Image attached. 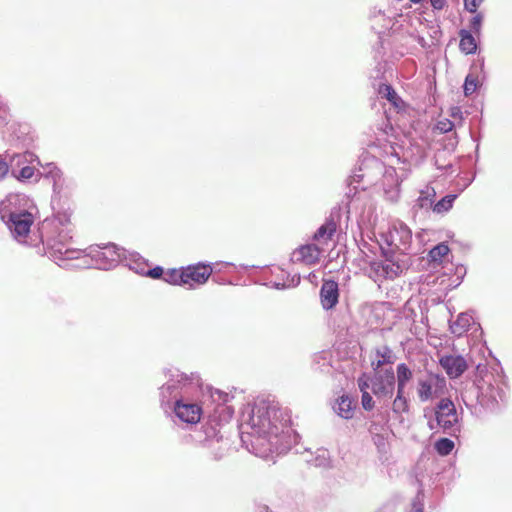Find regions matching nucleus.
Instances as JSON below:
<instances>
[{
  "label": "nucleus",
  "mask_w": 512,
  "mask_h": 512,
  "mask_svg": "<svg viewBox=\"0 0 512 512\" xmlns=\"http://www.w3.org/2000/svg\"><path fill=\"white\" fill-rule=\"evenodd\" d=\"M290 418L277 404L258 400L244 416L242 441L250 442L249 451L261 458L272 453L282 454L296 442V434L289 425Z\"/></svg>",
  "instance_id": "nucleus-1"
},
{
  "label": "nucleus",
  "mask_w": 512,
  "mask_h": 512,
  "mask_svg": "<svg viewBox=\"0 0 512 512\" xmlns=\"http://www.w3.org/2000/svg\"><path fill=\"white\" fill-rule=\"evenodd\" d=\"M169 378L160 388L162 405L173 404L175 415L183 422L189 424L198 423L201 419L202 409L188 400L201 386L200 377L191 373L186 375L178 369L168 370Z\"/></svg>",
  "instance_id": "nucleus-2"
},
{
  "label": "nucleus",
  "mask_w": 512,
  "mask_h": 512,
  "mask_svg": "<svg viewBox=\"0 0 512 512\" xmlns=\"http://www.w3.org/2000/svg\"><path fill=\"white\" fill-rule=\"evenodd\" d=\"M360 167L361 174H355L354 178H357L358 182L367 178L371 180V170H376L382 173V186L385 199L390 203H397L400 198V180L397 172L393 167H386L384 164L376 158L366 160Z\"/></svg>",
  "instance_id": "nucleus-3"
},
{
  "label": "nucleus",
  "mask_w": 512,
  "mask_h": 512,
  "mask_svg": "<svg viewBox=\"0 0 512 512\" xmlns=\"http://www.w3.org/2000/svg\"><path fill=\"white\" fill-rule=\"evenodd\" d=\"M71 239L72 236L68 229H62L57 236L48 239L47 246L50 256L59 266H62L61 262L66 260L81 261V263L75 265V267L88 265V260L83 250L69 247V241Z\"/></svg>",
  "instance_id": "nucleus-4"
},
{
  "label": "nucleus",
  "mask_w": 512,
  "mask_h": 512,
  "mask_svg": "<svg viewBox=\"0 0 512 512\" xmlns=\"http://www.w3.org/2000/svg\"><path fill=\"white\" fill-rule=\"evenodd\" d=\"M124 253L125 251L123 249L117 248L114 244H107L103 247H90L89 254L85 255L88 261V256L91 258V261L94 262L96 268L109 270L125 258ZM89 265L90 263L88 262V265H85L84 267Z\"/></svg>",
  "instance_id": "nucleus-5"
},
{
  "label": "nucleus",
  "mask_w": 512,
  "mask_h": 512,
  "mask_svg": "<svg viewBox=\"0 0 512 512\" xmlns=\"http://www.w3.org/2000/svg\"><path fill=\"white\" fill-rule=\"evenodd\" d=\"M437 426L443 433L455 436L459 431V419L454 403L447 398L441 399L434 411Z\"/></svg>",
  "instance_id": "nucleus-6"
},
{
  "label": "nucleus",
  "mask_w": 512,
  "mask_h": 512,
  "mask_svg": "<svg viewBox=\"0 0 512 512\" xmlns=\"http://www.w3.org/2000/svg\"><path fill=\"white\" fill-rule=\"evenodd\" d=\"M34 209L31 200L24 194H9L0 203V217L2 221L16 218Z\"/></svg>",
  "instance_id": "nucleus-7"
},
{
  "label": "nucleus",
  "mask_w": 512,
  "mask_h": 512,
  "mask_svg": "<svg viewBox=\"0 0 512 512\" xmlns=\"http://www.w3.org/2000/svg\"><path fill=\"white\" fill-rule=\"evenodd\" d=\"M386 242L393 250L407 253L412 244V231L405 223L396 221L386 235Z\"/></svg>",
  "instance_id": "nucleus-8"
},
{
  "label": "nucleus",
  "mask_w": 512,
  "mask_h": 512,
  "mask_svg": "<svg viewBox=\"0 0 512 512\" xmlns=\"http://www.w3.org/2000/svg\"><path fill=\"white\" fill-rule=\"evenodd\" d=\"M445 388L446 380L439 374L429 373L425 378H419L417 381V395L421 402L443 394Z\"/></svg>",
  "instance_id": "nucleus-9"
},
{
  "label": "nucleus",
  "mask_w": 512,
  "mask_h": 512,
  "mask_svg": "<svg viewBox=\"0 0 512 512\" xmlns=\"http://www.w3.org/2000/svg\"><path fill=\"white\" fill-rule=\"evenodd\" d=\"M406 265L403 261L395 259H385L384 261H374L370 264L369 275L374 281L381 279H394L404 270Z\"/></svg>",
  "instance_id": "nucleus-10"
},
{
  "label": "nucleus",
  "mask_w": 512,
  "mask_h": 512,
  "mask_svg": "<svg viewBox=\"0 0 512 512\" xmlns=\"http://www.w3.org/2000/svg\"><path fill=\"white\" fill-rule=\"evenodd\" d=\"M3 222L7 225L13 237L18 242L23 243L26 241V238L30 233L31 226L34 223V215L33 212L24 213L16 218Z\"/></svg>",
  "instance_id": "nucleus-11"
},
{
  "label": "nucleus",
  "mask_w": 512,
  "mask_h": 512,
  "mask_svg": "<svg viewBox=\"0 0 512 512\" xmlns=\"http://www.w3.org/2000/svg\"><path fill=\"white\" fill-rule=\"evenodd\" d=\"M326 251L325 247L319 246L317 243L306 244L299 247L292 254L293 261L303 262L308 265L316 264L321 255Z\"/></svg>",
  "instance_id": "nucleus-12"
},
{
  "label": "nucleus",
  "mask_w": 512,
  "mask_h": 512,
  "mask_svg": "<svg viewBox=\"0 0 512 512\" xmlns=\"http://www.w3.org/2000/svg\"><path fill=\"white\" fill-rule=\"evenodd\" d=\"M439 364L452 379L458 378L467 369V362L460 355H444L439 359Z\"/></svg>",
  "instance_id": "nucleus-13"
},
{
  "label": "nucleus",
  "mask_w": 512,
  "mask_h": 512,
  "mask_svg": "<svg viewBox=\"0 0 512 512\" xmlns=\"http://www.w3.org/2000/svg\"><path fill=\"white\" fill-rule=\"evenodd\" d=\"M212 273L209 265L198 264L184 269V285L204 284Z\"/></svg>",
  "instance_id": "nucleus-14"
},
{
  "label": "nucleus",
  "mask_w": 512,
  "mask_h": 512,
  "mask_svg": "<svg viewBox=\"0 0 512 512\" xmlns=\"http://www.w3.org/2000/svg\"><path fill=\"white\" fill-rule=\"evenodd\" d=\"M394 382L395 377L392 371L385 375H377L371 380V390L378 397L390 395L394 389Z\"/></svg>",
  "instance_id": "nucleus-15"
},
{
  "label": "nucleus",
  "mask_w": 512,
  "mask_h": 512,
  "mask_svg": "<svg viewBox=\"0 0 512 512\" xmlns=\"http://www.w3.org/2000/svg\"><path fill=\"white\" fill-rule=\"evenodd\" d=\"M339 297L338 283L333 280H325L320 290L321 304L324 309L333 308Z\"/></svg>",
  "instance_id": "nucleus-16"
},
{
  "label": "nucleus",
  "mask_w": 512,
  "mask_h": 512,
  "mask_svg": "<svg viewBox=\"0 0 512 512\" xmlns=\"http://www.w3.org/2000/svg\"><path fill=\"white\" fill-rule=\"evenodd\" d=\"M211 432L214 434V439H207L206 445L213 452L215 459H220L228 450L229 441L224 439L222 435H218L214 427L206 428V435L209 437Z\"/></svg>",
  "instance_id": "nucleus-17"
},
{
  "label": "nucleus",
  "mask_w": 512,
  "mask_h": 512,
  "mask_svg": "<svg viewBox=\"0 0 512 512\" xmlns=\"http://www.w3.org/2000/svg\"><path fill=\"white\" fill-rule=\"evenodd\" d=\"M337 229V224L333 219H328L314 233L313 240L322 247L328 245Z\"/></svg>",
  "instance_id": "nucleus-18"
},
{
  "label": "nucleus",
  "mask_w": 512,
  "mask_h": 512,
  "mask_svg": "<svg viewBox=\"0 0 512 512\" xmlns=\"http://www.w3.org/2000/svg\"><path fill=\"white\" fill-rule=\"evenodd\" d=\"M435 196V189L429 185L425 186V188L420 191V195L416 199L413 208L425 210L433 209Z\"/></svg>",
  "instance_id": "nucleus-19"
},
{
  "label": "nucleus",
  "mask_w": 512,
  "mask_h": 512,
  "mask_svg": "<svg viewBox=\"0 0 512 512\" xmlns=\"http://www.w3.org/2000/svg\"><path fill=\"white\" fill-rule=\"evenodd\" d=\"M474 323L473 317L468 313H460L455 321L450 323V330L456 336H461L469 330Z\"/></svg>",
  "instance_id": "nucleus-20"
},
{
  "label": "nucleus",
  "mask_w": 512,
  "mask_h": 512,
  "mask_svg": "<svg viewBox=\"0 0 512 512\" xmlns=\"http://www.w3.org/2000/svg\"><path fill=\"white\" fill-rule=\"evenodd\" d=\"M335 412L344 419H351L354 414L353 401L348 396H341L334 406Z\"/></svg>",
  "instance_id": "nucleus-21"
},
{
  "label": "nucleus",
  "mask_w": 512,
  "mask_h": 512,
  "mask_svg": "<svg viewBox=\"0 0 512 512\" xmlns=\"http://www.w3.org/2000/svg\"><path fill=\"white\" fill-rule=\"evenodd\" d=\"M412 371L405 364L401 363L397 366V391L404 393L408 382L412 379Z\"/></svg>",
  "instance_id": "nucleus-22"
},
{
  "label": "nucleus",
  "mask_w": 512,
  "mask_h": 512,
  "mask_svg": "<svg viewBox=\"0 0 512 512\" xmlns=\"http://www.w3.org/2000/svg\"><path fill=\"white\" fill-rule=\"evenodd\" d=\"M218 395H219V399H222L223 402L227 401V397H228L227 394L222 395V393L218 392ZM233 414H234V410L230 406L226 405L225 403H222V404L217 405L213 417L214 418L218 417L219 421H221V422H228L232 418Z\"/></svg>",
  "instance_id": "nucleus-23"
},
{
  "label": "nucleus",
  "mask_w": 512,
  "mask_h": 512,
  "mask_svg": "<svg viewBox=\"0 0 512 512\" xmlns=\"http://www.w3.org/2000/svg\"><path fill=\"white\" fill-rule=\"evenodd\" d=\"M459 47L462 52L466 54L474 53L477 49L475 38L467 30L460 31V44Z\"/></svg>",
  "instance_id": "nucleus-24"
},
{
  "label": "nucleus",
  "mask_w": 512,
  "mask_h": 512,
  "mask_svg": "<svg viewBox=\"0 0 512 512\" xmlns=\"http://www.w3.org/2000/svg\"><path fill=\"white\" fill-rule=\"evenodd\" d=\"M36 156L31 152L16 154L11 158L10 170L20 169L25 165H30L36 160Z\"/></svg>",
  "instance_id": "nucleus-25"
},
{
  "label": "nucleus",
  "mask_w": 512,
  "mask_h": 512,
  "mask_svg": "<svg viewBox=\"0 0 512 512\" xmlns=\"http://www.w3.org/2000/svg\"><path fill=\"white\" fill-rule=\"evenodd\" d=\"M376 355L378 359L376 361H372V366L374 367V369H379L384 364L392 363L393 361L392 351L387 346L377 349Z\"/></svg>",
  "instance_id": "nucleus-26"
},
{
  "label": "nucleus",
  "mask_w": 512,
  "mask_h": 512,
  "mask_svg": "<svg viewBox=\"0 0 512 512\" xmlns=\"http://www.w3.org/2000/svg\"><path fill=\"white\" fill-rule=\"evenodd\" d=\"M456 198H457L456 194L446 195L441 200L434 203L433 212H435L437 214H443V213L448 212L452 208L453 203Z\"/></svg>",
  "instance_id": "nucleus-27"
},
{
  "label": "nucleus",
  "mask_w": 512,
  "mask_h": 512,
  "mask_svg": "<svg viewBox=\"0 0 512 512\" xmlns=\"http://www.w3.org/2000/svg\"><path fill=\"white\" fill-rule=\"evenodd\" d=\"M392 410L396 414L407 413L409 411V400L406 396V392L400 393L397 391V395L392 404Z\"/></svg>",
  "instance_id": "nucleus-28"
},
{
  "label": "nucleus",
  "mask_w": 512,
  "mask_h": 512,
  "mask_svg": "<svg viewBox=\"0 0 512 512\" xmlns=\"http://www.w3.org/2000/svg\"><path fill=\"white\" fill-rule=\"evenodd\" d=\"M455 444L451 439L440 438L435 442L434 448L436 452L441 456L449 455L454 449Z\"/></svg>",
  "instance_id": "nucleus-29"
},
{
  "label": "nucleus",
  "mask_w": 512,
  "mask_h": 512,
  "mask_svg": "<svg viewBox=\"0 0 512 512\" xmlns=\"http://www.w3.org/2000/svg\"><path fill=\"white\" fill-rule=\"evenodd\" d=\"M449 251L447 244L440 243L429 251V258L432 262H440L443 257L448 255Z\"/></svg>",
  "instance_id": "nucleus-30"
},
{
  "label": "nucleus",
  "mask_w": 512,
  "mask_h": 512,
  "mask_svg": "<svg viewBox=\"0 0 512 512\" xmlns=\"http://www.w3.org/2000/svg\"><path fill=\"white\" fill-rule=\"evenodd\" d=\"M19 181H28L35 175V168L30 165H25L20 169H14L11 173Z\"/></svg>",
  "instance_id": "nucleus-31"
},
{
  "label": "nucleus",
  "mask_w": 512,
  "mask_h": 512,
  "mask_svg": "<svg viewBox=\"0 0 512 512\" xmlns=\"http://www.w3.org/2000/svg\"><path fill=\"white\" fill-rule=\"evenodd\" d=\"M164 280L167 283L174 284V285L184 284V269L183 270H177V269L168 270L164 274Z\"/></svg>",
  "instance_id": "nucleus-32"
},
{
  "label": "nucleus",
  "mask_w": 512,
  "mask_h": 512,
  "mask_svg": "<svg viewBox=\"0 0 512 512\" xmlns=\"http://www.w3.org/2000/svg\"><path fill=\"white\" fill-rule=\"evenodd\" d=\"M478 88V76L476 74H473V73H470L466 76V79H465V82H464V85H463V90H464V94L465 96H471L472 94H474L476 92Z\"/></svg>",
  "instance_id": "nucleus-33"
},
{
  "label": "nucleus",
  "mask_w": 512,
  "mask_h": 512,
  "mask_svg": "<svg viewBox=\"0 0 512 512\" xmlns=\"http://www.w3.org/2000/svg\"><path fill=\"white\" fill-rule=\"evenodd\" d=\"M379 93L383 97L387 98V100H389L391 103H393L394 105H397V100H399V97H398L397 93L395 92V90L392 88V86L387 85V84L381 85L379 88Z\"/></svg>",
  "instance_id": "nucleus-34"
},
{
  "label": "nucleus",
  "mask_w": 512,
  "mask_h": 512,
  "mask_svg": "<svg viewBox=\"0 0 512 512\" xmlns=\"http://www.w3.org/2000/svg\"><path fill=\"white\" fill-rule=\"evenodd\" d=\"M128 266L131 270H134L139 274V268H144V270H146L147 263L138 254H132L129 259Z\"/></svg>",
  "instance_id": "nucleus-35"
},
{
  "label": "nucleus",
  "mask_w": 512,
  "mask_h": 512,
  "mask_svg": "<svg viewBox=\"0 0 512 512\" xmlns=\"http://www.w3.org/2000/svg\"><path fill=\"white\" fill-rule=\"evenodd\" d=\"M139 274L157 279L163 275V269L159 266L153 269H149L148 267H146V270H144V268H139Z\"/></svg>",
  "instance_id": "nucleus-36"
},
{
  "label": "nucleus",
  "mask_w": 512,
  "mask_h": 512,
  "mask_svg": "<svg viewBox=\"0 0 512 512\" xmlns=\"http://www.w3.org/2000/svg\"><path fill=\"white\" fill-rule=\"evenodd\" d=\"M453 127L454 123L449 119L439 120L436 124V129L439 130L441 133L450 132L453 129Z\"/></svg>",
  "instance_id": "nucleus-37"
},
{
  "label": "nucleus",
  "mask_w": 512,
  "mask_h": 512,
  "mask_svg": "<svg viewBox=\"0 0 512 512\" xmlns=\"http://www.w3.org/2000/svg\"><path fill=\"white\" fill-rule=\"evenodd\" d=\"M300 282V277H292L291 279H288L287 281H284V282H275L273 284V286L277 289H285V288H289V287H294L296 285H298V283Z\"/></svg>",
  "instance_id": "nucleus-38"
},
{
  "label": "nucleus",
  "mask_w": 512,
  "mask_h": 512,
  "mask_svg": "<svg viewBox=\"0 0 512 512\" xmlns=\"http://www.w3.org/2000/svg\"><path fill=\"white\" fill-rule=\"evenodd\" d=\"M371 378L366 374H363L358 379V386L362 394L368 392L367 389L371 386Z\"/></svg>",
  "instance_id": "nucleus-39"
},
{
  "label": "nucleus",
  "mask_w": 512,
  "mask_h": 512,
  "mask_svg": "<svg viewBox=\"0 0 512 512\" xmlns=\"http://www.w3.org/2000/svg\"><path fill=\"white\" fill-rule=\"evenodd\" d=\"M328 464V452L327 450H319V454L315 459L316 466H326Z\"/></svg>",
  "instance_id": "nucleus-40"
},
{
  "label": "nucleus",
  "mask_w": 512,
  "mask_h": 512,
  "mask_svg": "<svg viewBox=\"0 0 512 512\" xmlns=\"http://www.w3.org/2000/svg\"><path fill=\"white\" fill-rule=\"evenodd\" d=\"M362 406L365 410H371L374 407V401L369 392H364L362 394Z\"/></svg>",
  "instance_id": "nucleus-41"
},
{
  "label": "nucleus",
  "mask_w": 512,
  "mask_h": 512,
  "mask_svg": "<svg viewBox=\"0 0 512 512\" xmlns=\"http://www.w3.org/2000/svg\"><path fill=\"white\" fill-rule=\"evenodd\" d=\"M480 0H464V7L470 13H476Z\"/></svg>",
  "instance_id": "nucleus-42"
},
{
  "label": "nucleus",
  "mask_w": 512,
  "mask_h": 512,
  "mask_svg": "<svg viewBox=\"0 0 512 512\" xmlns=\"http://www.w3.org/2000/svg\"><path fill=\"white\" fill-rule=\"evenodd\" d=\"M48 168H49L48 174L53 178L54 185H56L57 180L60 179V177H61V172L56 166H54L52 164H49Z\"/></svg>",
  "instance_id": "nucleus-43"
},
{
  "label": "nucleus",
  "mask_w": 512,
  "mask_h": 512,
  "mask_svg": "<svg viewBox=\"0 0 512 512\" xmlns=\"http://www.w3.org/2000/svg\"><path fill=\"white\" fill-rule=\"evenodd\" d=\"M9 116V112L7 107L4 105L2 99L0 98V120L5 122Z\"/></svg>",
  "instance_id": "nucleus-44"
},
{
  "label": "nucleus",
  "mask_w": 512,
  "mask_h": 512,
  "mask_svg": "<svg viewBox=\"0 0 512 512\" xmlns=\"http://www.w3.org/2000/svg\"><path fill=\"white\" fill-rule=\"evenodd\" d=\"M9 172L8 164L0 157V180H2Z\"/></svg>",
  "instance_id": "nucleus-45"
},
{
  "label": "nucleus",
  "mask_w": 512,
  "mask_h": 512,
  "mask_svg": "<svg viewBox=\"0 0 512 512\" xmlns=\"http://www.w3.org/2000/svg\"><path fill=\"white\" fill-rule=\"evenodd\" d=\"M431 5L436 10H441L446 5V0H430Z\"/></svg>",
  "instance_id": "nucleus-46"
},
{
  "label": "nucleus",
  "mask_w": 512,
  "mask_h": 512,
  "mask_svg": "<svg viewBox=\"0 0 512 512\" xmlns=\"http://www.w3.org/2000/svg\"><path fill=\"white\" fill-rule=\"evenodd\" d=\"M424 416L426 418H428L427 424H428L429 429L432 431H437V428H439V426H437V421L436 420L434 421L431 416L430 417L428 416L427 413H425Z\"/></svg>",
  "instance_id": "nucleus-47"
},
{
  "label": "nucleus",
  "mask_w": 512,
  "mask_h": 512,
  "mask_svg": "<svg viewBox=\"0 0 512 512\" xmlns=\"http://www.w3.org/2000/svg\"><path fill=\"white\" fill-rule=\"evenodd\" d=\"M473 27L478 30V26L480 25V14H476L472 19Z\"/></svg>",
  "instance_id": "nucleus-48"
},
{
  "label": "nucleus",
  "mask_w": 512,
  "mask_h": 512,
  "mask_svg": "<svg viewBox=\"0 0 512 512\" xmlns=\"http://www.w3.org/2000/svg\"><path fill=\"white\" fill-rule=\"evenodd\" d=\"M412 3L414 4H421L423 3L425 0H410Z\"/></svg>",
  "instance_id": "nucleus-49"
},
{
  "label": "nucleus",
  "mask_w": 512,
  "mask_h": 512,
  "mask_svg": "<svg viewBox=\"0 0 512 512\" xmlns=\"http://www.w3.org/2000/svg\"><path fill=\"white\" fill-rule=\"evenodd\" d=\"M262 509H263L265 512H269L267 507H263ZM260 512H263V511H260Z\"/></svg>",
  "instance_id": "nucleus-50"
}]
</instances>
